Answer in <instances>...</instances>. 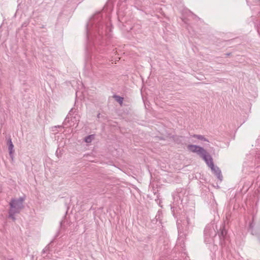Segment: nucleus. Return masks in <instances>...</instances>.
I'll list each match as a JSON object with an SVG mask.
<instances>
[{"label": "nucleus", "instance_id": "f257e3e1", "mask_svg": "<svg viewBox=\"0 0 260 260\" xmlns=\"http://www.w3.org/2000/svg\"><path fill=\"white\" fill-rule=\"evenodd\" d=\"M120 2L128 3L131 6L138 8L140 6L139 3L141 1L119 0L117 4V15L119 20L123 22V20H120V17L123 16V14L121 8L122 4ZM113 8V0H108L102 12H99L93 15L86 25V52L91 58L94 57L95 61L96 59H99L96 53H103L105 51L104 47L107 44L106 39L111 36L112 25L109 21L110 14L112 11Z\"/></svg>", "mask_w": 260, "mask_h": 260}, {"label": "nucleus", "instance_id": "f03ea898", "mask_svg": "<svg viewBox=\"0 0 260 260\" xmlns=\"http://www.w3.org/2000/svg\"><path fill=\"white\" fill-rule=\"evenodd\" d=\"M188 192L184 188H179L173 192L172 196L173 198V205L171 206V211L173 216L177 218V223L179 236L184 232L189 230L190 227L193 226L194 223L195 212L193 209H190L186 211L183 215L181 214L180 217V210L181 208L179 204H186L188 200Z\"/></svg>", "mask_w": 260, "mask_h": 260}, {"label": "nucleus", "instance_id": "7ed1b4c3", "mask_svg": "<svg viewBox=\"0 0 260 260\" xmlns=\"http://www.w3.org/2000/svg\"><path fill=\"white\" fill-rule=\"evenodd\" d=\"M25 197L12 199L9 203L10 209L8 211V217L13 221L16 220L15 214L19 213L24 208L23 202Z\"/></svg>", "mask_w": 260, "mask_h": 260}, {"label": "nucleus", "instance_id": "20e7f679", "mask_svg": "<svg viewBox=\"0 0 260 260\" xmlns=\"http://www.w3.org/2000/svg\"><path fill=\"white\" fill-rule=\"evenodd\" d=\"M257 145L260 147V137L257 140ZM244 168H258L260 167V150L256 153H250L246 156L243 164Z\"/></svg>", "mask_w": 260, "mask_h": 260}, {"label": "nucleus", "instance_id": "39448f33", "mask_svg": "<svg viewBox=\"0 0 260 260\" xmlns=\"http://www.w3.org/2000/svg\"><path fill=\"white\" fill-rule=\"evenodd\" d=\"M216 232L212 225H208L204 230V241L206 244H211L214 241L213 238Z\"/></svg>", "mask_w": 260, "mask_h": 260}, {"label": "nucleus", "instance_id": "423d86ee", "mask_svg": "<svg viewBox=\"0 0 260 260\" xmlns=\"http://www.w3.org/2000/svg\"><path fill=\"white\" fill-rule=\"evenodd\" d=\"M75 112V110L74 108L71 109L63 122V125L67 127L74 125L75 122L77 121L76 116H73V114Z\"/></svg>", "mask_w": 260, "mask_h": 260}, {"label": "nucleus", "instance_id": "0eeeda50", "mask_svg": "<svg viewBox=\"0 0 260 260\" xmlns=\"http://www.w3.org/2000/svg\"><path fill=\"white\" fill-rule=\"evenodd\" d=\"M218 236L220 240V245L222 248H223L226 245V242L229 240L227 231L225 229L224 226L220 228V232L218 233Z\"/></svg>", "mask_w": 260, "mask_h": 260}, {"label": "nucleus", "instance_id": "6e6552de", "mask_svg": "<svg viewBox=\"0 0 260 260\" xmlns=\"http://www.w3.org/2000/svg\"><path fill=\"white\" fill-rule=\"evenodd\" d=\"M187 149L190 152L196 153L200 156L201 154H203V153L205 152L206 150L203 147L196 145L189 144L187 146Z\"/></svg>", "mask_w": 260, "mask_h": 260}, {"label": "nucleus", "instance_id": "1a4fd4ad", "mask_svg": "<svg viewBox=\"0 0 260 260\" xmlns=\"http://www.w3.org/2000/svg\"><path fill=\"white\" fill-rule=\"evenodd\" d=\"M200 157L203 158L209 168L213 166V159L206 150L205 151V152L203 153V154H201Z\"/></svg>", "mask_w": 260, "mask_h": 260}, {"label": "nucleus", "instance_id": "9d476101", "mask_svg": "<svg viewBox=\"0 0 260 260\" xmlns=\"http://www.w3.org/2000/svg\"><path fill=\"white\" fill-rule=\"evenodd\" d=\"M210 168L213 173L217 177L218 180L221 182L222 181L223 177L220 169L217 166H215L214 165H213V167H211Z\"/></svg>", "mask_w": 260, "mask_h": 260}, {"label": "nucleus", "instance_id": "9b49d317", "mask_svg": "<svg viewBox=\"0 0 260 260\" xmlns=\"http://www.w3.org/2000/svg\"><path fill=\"white\" fill-rule=\"evenodd\" d=\"M7 145L8 146V150L10 157L12 158V159H13L14 157L13 153L14 152V145L12 143V140L10 138H9V139H8Z\"/></svg>", "mask_w": 260, "mask_h": 260}, {"label": "nucleus", "instance_id": "f8f14e48", "mask_svg": "<svg viewBox=\"0 0 260 260\" xmlns=\"http://www.w3.org/2000/svg\"><path fill=\"white\" fill-rule=\"evenodd\" d=\"M197 138V139H198L199 140H202V141H206V142H209L208 139H206L205 137H204V136L200 135L194 134V135H190V138Z\"/></svg>", "mask_w": 260, "mask_h": 260}, {"label": "nucleus", "instance_id": "ddd939ff", "mask_svg": "<svg viewBox=\"0 0 260 260\" xmlns=\"http://www.w3.org/2000/svg\"><path fill=\"white\" fill-rule=\"evenodd\" d=\"M162 213L161 211L158 210L157 212V213L155 217V219L156 220V223L157 221H159L160 223H161V217H162Z\"/></svg>", "mask_w": 260, "mask_h": 260}, {"label": "nucleus", "instance_id": "4468645a", "mask_svg": "<svg viewBox=\"0 0 260 260\" xmlns=\"http://www.w3.org/2000/svg\"><path fill=\"white\" fill-rule=\"evenodd\" d=\"M141 28V26L139 24H136L134 25L132 27L130 28V30L132 31H136L137 32L139 33V30L138 29H140Z\"/></svg>", "mask_w": 260, "mask_h": 260}, {"label": "nucleus", "instance_id": "2eb2a0df", "mask_svg": "<svg viewBox=\"0 0 260 260\" xmlns=\"http://www.w3.org/2000/svg\"><path fill=\"white\" fill-rule=\"evenodd\" d=\"M115 100L120 105H122L123 101V98L117 95H114Z\"/></svg>", "mask_w": 260, "mask_h": 260}, {"label": "nucleus", "instance_id": "dca6fc26", "mask_svg": "<svg viewBox=\"0 0 260 260\" xmlns=\"http://www.w3.org/2000/svg\"><path fill=\"white\" fill-rule=\"evenodd\" d=\"M92 135H89L85 137V141L86 143H90L92 141Z\"/></svg>", "mask_w": 260, "mask_h": 260}, {"label": "nucleus", "instance_id": "f3484780", "mask_svg": "<svg viewBox=\"0 0 260 260\" xmlns=\"http://www.w3.org/2000/svg\"><path fill=\"white\" fill-rule=\"evenodd\" d=\"M189 17L192 18L193 19H199V18L197 16L194 15L191 12L189 11Z\"/></svg>", "mask_w": 260, "mask_h": 260}, {"label": "nucleus", "instance_id": "a211bd4d", "mask_svg": "<svg viewBox=\"0 0 260 260\" xmlns=\"http://www.w3.org/2000/svg\"><path fill=\"white\" fill-rule=\"evenodd\" d=\"M218 249V247L217 245H213L212 247L210 248V250L212 252H215Z\"/></svg>", "mask_w": 260, "mask_h": 260}, {"label": "nucleus", "instance_id": "6ab92c4d", "mask_svg": "<svg viewBox=\"0 0 260 260\" xmlns=\"http://www.w3.org/2000/svg\"><path fill=\"white\" fill-rule=\"evenodd\" d=\"M182 21L185 23H188V19L185 18V17H183L182 18Z\"/></svg>", "mask_w": 260, "mask_h": 260}, {"label": "nucleus", "instance_id": "aec40b11", "mask_svg": "<svg viewBox=\"0 0 260 260\" xmlns=\"http://www.w3.org/2000/svg\"><path fill=\"white\" fill-rule=\"evenodd\" d=\"M48 250H49V247H47V246H46V247H45V248L43 250V252L44 253H46V252L48 251Z\"/></svg>", "mask_w": 260, "mask_h": 260}, {"label": "nucleus", "instance_id": "412c9836", "mask_svg": "<svg viewBox=\"0 0 260 260\" xmlns=\"http://www.w3.org/2000/svg\"><path fill=\"white\" fill-rule=\"evenodd\" d=\"M184 260H189V257L187 255V254L185 255V257L184 258Z\"/></svg>", "mask_w": 260, "mask_h": 260}, {"label": "nucleus", "instance_id": "4be33fe9", "mask_svg": "<svg viewBox=\"0 0 260 260\" xmlns=\"http://www.w3.org/2000/svg\"><path fill=\"white\" fill-rule=\"evenodd\" d=\"M186 255V253L185 252H184L183 253H182V257H183V258L185 257V255Z\"/></svg>", "mask_w": 260, "mask_h": 260}, {"label": "nucleus", "instance_id": "5701e85b", "mask_svg": "<svg viewBox=\"0 0 260 260\" xmlns=\"http://www.w3.org/2000/svg\"><path fill=\"white\" fill-rule=\"evenodd\" d=\"M184 138H184V137H180V139H184Z\"/></svg>", "mask_w": 260, "mask_h": 260}, {"label": "nucleus", "instance_id": "b1692460", "mask_svg": "<svg viewBox=\"0 0 260 260\" xmlns=\"http://www.w3.org/2000/svg\"><path fill=\"white\" fill-rule=\"evenodd\" d=\"M191 142L193 143H196L197 142L196 141L191 140Z\"/></svg>", "mask_w": 260, "mask_h": 260}, {"label": "nucleus", "instance_id": "393cba45", "mask_svg": "<svg viewBox=\"0 0 260 260\" xmlns=\"http://www.w3.org/2000/svg\"><path fill=\"white\" fill-rule=\"evenodd\" d=\"M62 223H63V221H61L60 222V224H61V225H62Z\"/></svg>", "mask_w": 260, "mask_h": 260}, {"label": "nucleus", "instance_id": "a878e982", "mask_svg": "<svg viewBox=\"0 0 260 260\" xmlns=\"http://www.w3.org/2000/svg\"><path fill=\"white\" fill-rule=\"evenodd\" d=\"M44 27H44V25H42V26H41V28H44Z\"/></svg>", "mask_w": 260, "mask_h": 260}, {"label": "nucleus", "instance_id": "bb28decb", "mask_svg": "<svg viewBox=\"0 0 260 260\" xmlns=\"http://www.w3.org/2000/svg\"><path fill=\"white\" fill-rule=\"evenodd\" d=\"M57 152H58V150H56V153H57Z\"/></svg>", "mask_w": 260, "mask_h": 260}]
</instances>
